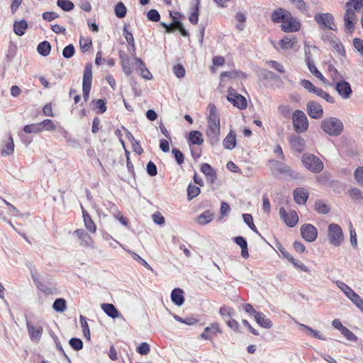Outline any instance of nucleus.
I'll list each match as a JSON object with an SVG mask.
<instances>
[{
	"instance_id": "f257e3e1",
	"label": "nucleus",
	"mask_w": 363,
	"mask_h": 363,
	"mask_svg": "<svg viewBox=\"0 0 363 363\" xmlns=\"http://www.w3.org/2000/svg\"><path fill=\"white\" fill-rule=\"evenodd\" d=\"M209 115L208 117V125L206 131V136L212 146L217 145L220 140V118L216 113V106L213 104L208 106Z\"/></svg>"
},
{
	"instance_id": "f03ea898",
	"label": "nucleus",
	"mask_w": 363,
	"mask_h": 363,
	"mask_svg": "<svg viewBox=\"0 0 363 363\" xmlns=\"http://www.w3.org/2000/svg\"><path fill=\"white\" fill-rule=\"evenodd\" d=\"M320 128L330 136H339L343 131L344 125L339 118L329 117L322 121Z\"/></svg>"
},
{
	"instance_id": "7ed1b4c3",
	"label": "nucleus",
	"mask_w": 363,
	"mask_h": 363,
	"mask_svg": "<svg viewBox=\"0 0 363 363\" xmlns=\"http://www.w3.org/2000/svg\"><path fill=\"white\" fill-rule=\"evenodd\" d=\"M301 162L305 168L313 173H319L323 169V162L313 154H303Z\"/></svg>"
},
{
	"instance_id": "20e7f679",
	"label": "nucleus",
	"mask_w": 363,
	"mask_h": 363,
	"mask_svg": "<svg viewBox=\"0 0 363 363\" xmlns=\"http://www.w3.org/2000/svg\"><path fill=\"white\" fill-rule=\"evenodd\" d=\"M293 126L298 133L306 132L308 128V121L306 115L303 111L296 110L292 116Z\"/></svg>"
},
{
	"instance_id": "39448f33",
	"label": "nucleus",
	"mask_w": 363,
	"mask_h": 363,
	"mask_svg": "<svg viewBox=\"0 0 363 363\" xmlns=\"http://www.w3.org/2000/svg\"><path fill=\"white\" fill-rule=\"evenodd\" d=\"M270 167L274 174H281L291 179L299 178L298 173L292 170L289 166L281 162L272 160L270 161Z\"/></svg>"
},
{
	"instance_id": "423d86ee",
	"label": "nucleus",
	"mask_w": 363,
	"mask_h": 363,
	"mask_svg": "<svg viewBox=\"0 0 363 363\" xmlns=\"http://www.w3.org/2000/svg\"><path fill=\"white\" fill-rule=\"evenodd\" d=\"M328 238L330 242L335 247L340 246L344 241L343 232L341 227L336 223L328 225Z\"/></svg>"
},
{
	"instance_id": "0eeeda50",
	"label": "nucleus",
	"mask_w": 363,
	"mask_h": 363,
	"mask_svg": "<svg viewBox=\"0 0 363 363\" xmlns=\"http://www.w3.org/2000/svg\"><path fill=\"white\" fill-rule=\"evenodd\" d=\"M92 83V65L88 63L85 65L83 73L82 92L85 101L89 100V92Z\"/></svg>"
},
{
	"instance_id": "6e6552de",
	"label": "nucleus",
	"mask_w": 363,
	"mask_h": 363,
	"mask_svg": "<svg viewBox=\"0 0 363 363\" xmlns=\"http://www.w3.org/2000/svg\"><path fill=\"white\" fill-rule=\"evenodd\" d=\"M314 20L322 28H328L336 30V26L334 23V18L329 13H318L314 16Z\"/></svg>"
},
{
	"instance_id": "1a4fd4ad",
	"label": "nucleus",
	"mask_w": 363,
	"mask_h": 363,
	"mask_svg": "<svg viewBox=\"0 0 363 363\" xmlns=\"http://www.w3.org/2000/svg\"><path fill=\"white\" fill-rule=\"evenodd\" d=\"M222 329L216 322L211 323L206 326L203 333L198 337L199 339L212 341L218 334L222 333Z\"/></svg>"
},
{
	"instance_id": "9d476101",
	"label": "nucleus",
	"mask_w": 363,
	"mask_h": 363,
	"mask_svg": "<svg viewBox=\"0 0 363 363\" xmlns=\"http://www.w3.org/2000/svg\"><path fill=\"white\" fill-rule=\"evenodd\" d=\"M26 323L30 340L38 343L43 332V327L41 325H33L30 319H26Z\"/></svg>"
},
{
	"instance_id": "9b49d317",
	"label": "nucleus",
	"mask_w": 363,
	"mask_h": 363,
	"mask_svg": "<svg viewBox=\"0 0 363 363\" xmlns=\"http://www.w3.org/2000/svg\"><path fill=\"white\" fill-rule=\"evenodd\" d=\"M332 325L338 330L347 340L351 342L357 341L358 337L350 330L344 326L340 321V319H334L332 322Z\"/></svg>"
},
{
	"instance_id": "f8f14e48",
	"label": "nucleus",
	"mask_w": 363,
	"mask_h": 363,
	"mask_svg": "<svg viewBox=\"0 0 363 363\" xmlns=\"http://www.w3.org/2000/svg\"><path fill=\"white\" fill-rule=\"evenodd\" d=\"M279 216L285 224L291 228L295 226L298 220V217L296 211H293L290 213H287L284 207L279 208Z\"/></svg>"
},
{
	"instance_id": "ddd939ff",
	"label": "nucleus",
	"mask_w": 363,
	"mask_h": 363,
	"mask_svg": "<svg viewBox=\"0 0 363 363\" xmlns=\"http://www.w3.org/2000/svg\"><path fill=\"white\" fill-rule=\"evenodd\" d=\"M303 238L308 242L314 241L318 236V230L312 224H304L301 228Z\"/></svg>"
},
{
	"instance_id": "4468645a",
	"label": "nucleus",
	"mask_w": 363,
	"mask_h": 363,
	"mask_svg": "<svg viewBox=\"0 0 363 363\" xmlns=\"http://www.w3.org/2000/svg\"><path fill=\"white\" fill-rule=\"evenodd\" d=\"M281 30L286 33H292L299 30L301 28V23L292 17L291 14L287 17L283 23L281 25Z\"/></svg>"
},
{
	"instance_id": "2eb2a0df",
	"label": "nucleus",
	"mask_w": 363,
	"mask_h": 363,
	"mask_svg": "<svg viewBox=\"0 0 363 363\" xmlns=\"http://www.w3.org/2000/svg\"><path fill=\"white\" fill-rule=\"evenodd\" d=\"M307 113L312 118H320L323 115V109L320 104L314 101L307 103Z\"/></svg>"
},
{
	"instance_id": "dca6fc26",
	"label": "nucleus",
	"mask_w": 363,
	"mask_h": 363,
	"mask_svg": "<svg viewBox=\"0 0 363 363\" xmlns=\"http://www.w3.org/2000/svg\"><path fill=\"white\" fill-rule=\"evenodd\" d=\"M335 90L344 99H349L352 93L350 83L345 80H341L336 83Z\"/></svg>"
},
{
	"instance_id": "f3484780",
	"label": "nucleus",
	"mask_w": 363,
	"mask_h": 363,
	"mask_svg": "<svg viewBox=\"0 0 363 363\" xmlns=\"http://www.w3.org/2000/svg\"><path fill=\"white\" fill-rule=\"evenodd\" d=\"M306 62L309 71L317 78L320 79L325 82V77L323 76L321 72L315 66L313 61L312 60V55L310 51H305Z\"/></svg>"
},
{
	"instance_id": "a211bd4d",
	"label": "nucleus",
	"mask_w": 363,
	"mask_h": 363,
	"mask_svg": "<svg viewBox=\"0 0 363 363\" xmlns=\"http://www.w3.org/2000/svg\"><path fill=\"white\" fill-rule=\"evenodd\" d=\"M291 147L296 152L301 153L305 147V140L299 135H291L289 138Z\"/></svg>"
},
{
	"instance_id": "6ab92c4d",
	"label": "nucleus",
	"mask_w": 363,
	"mask_h": 363,
	"mask_svg": "<svg viewBox=\"0 0 363 363\" xmlns=\"http://www.w3.org/2000/svg\"><path fill=\"white\" fill-rule=\"evenodd\" d=\"M290 12L279 8L272 13L271 19L274 23H282L290 16Z\"/></svg>"
},
{
	"instance_id": "aec40b11",
	"label": "nucleus",
	"mask_w": 363,
	"mask_h": 363,
	"mask_svg": "<svg viewBox=\"0 0 363 363\" xmlns=\"http://www.w3.org/2000/svg\"><path fill=\"white\" fill-rule=\"evenodd\" d=\"M261 73L264 79L274 82L277 87H281L282 86L283 82L281 77L274 72L264 69L262 70Z\"/></svg>"
},
{
	"instance_id": "412c9836",
	"label": "nucleus",
	"mask_w": 363,
	"mask_h": 363,
	"mask_svg": "<svg viewBox=\"0 0 363 363\" xmlns=\"http://www.w3.org/2000/svg\"><path fill=\"white\" fill-rule=\"evenodd\" d=\"M81 208L82 211L83 220L84 223V225L87 230L90 233H94L96 230V226L94 222L92 220L89 213L84 209L82 205H81Z\"/></svg>"
},
{
	"instance_id": "4be33fe9",
	"label": "nucleus",
	"mask_w": 363,
	"mask_h": 363,
	"mask_svg": "<svg viewBox=\"0 0 363 363\" xmlns=\"http://www.w3.org/2000/svg\"><path fill=\"white\" fill-rule=\"evenodd\" d=\"M294 199L298 204H305L308 197V193L303 188H296L294 190Z\"/></svg>"
},
{
	"instance_id": "5701e85b",
	"label": "nucleus",
	"mask_w": 363,
	"mask_h": 363,
	"mask_svg": "<svg viewBox=\"0 0 363 363\" xmlns=\"http://www.w3.org/2000/svg\"><path fill=\"white\" fill-rule=\"evenodd\" d=\"M355 16V13L352 9H347L346 12L344 15L345 26L346 29L351 33L354 30V23L352 22L353 18Z\"/></svg>"
},
{
	"instance_id": "b1692460",
	"label": "nucleus",
	"mask_w": 363,
	"mask_h": 363,
	"mask_svg": "<svg viewBox=\"0 0 363 363\" xmlns=\"http://www.w3.org/2000/svg\"><path fill=\"white\" fill-rule=\"evenodd\" d=\"M172 301L177 306H180L184 303V291L179 288L174 289L171 293Z\"/></svg>"
},
{
	"instance_id": "393cba45",
	"label": "nucleus",
	"mask_w": 363,
	"mask_h": 363,
	"mask_svg": "<svg viewBox=\"0 0 363 363\" xmlns=\"http://www.w3.org/2000/svg\"><path fill=\"white\" fill-rule=\"evenodd\" d=\"M203 138L202 133L199 130H192L189 135L188 143L189 145L203 144Z\"/></svg>"
},
{
	"instance_id": "a878e982",
	"label": "nucleus",
	"mask_w": 363,
	"mask_h": 363,
	"mask_svg": "<svg viewBox=\"0 0 363 363\" xmlns=\"http://www.w3.org/2000/svg\"><path fill=\"white\" fill-rule=\"evenodd\" d=\"M235 242L241 248V255L244 258L249 257L247 242L245 238L242 236H237L234 238Z\"/></svg>"
},
{
	"instance_id": "bb28decb",
	"label": "nucleus",
	"mask_w": 363,
	"mask_h": 363,
	"mask_svg": "<svg viewBox=\"0 0 363 363\" xmlns=\"http://www.w3.org/2000/svg\"><path fill=\"white\" fill-rule=\"evenodd\" d=\"M223 146L225 149L233 150L236 145V135L232 130L229 132L223 140Z\"/></svg>"
},
{
	"instance_id": "cd10ccee",
	"label": "nucleus",
	"mask_w": 363,
	"mask_h": 363,
	"mask_svg": "<svg viewBox=\"0 0 363 363\" xmlns=\"http://www.w3.org/2000/svg\"><path fill=\"white\" fill-rule=\"evenodd\" d=\"M28 27V23L25 20L15 21L13 23V31L17 35L22 36L25 34Z\"/></svg>"
},
{
	"instance_id": "c85d7f7f",
	"label": "nucleus",
	"mask_w": 363,
	"mask_h": 363,
	"mask_svg": "<svg viewBox=\"0 0 363 363\" xmlns=\"http://www.w3.org/2000/svg\"><path fill=\"white\" fill-rule=\"evenodd\" d=\"M74 234L76 235L79 239H80L82 242H84V244L86 246L91 245L93 242L91 236L84 229H77L74 232Z\"/></svg>"
},
{
	"instance_id": "c756f323",
	"label": "nucleus",
	"mask_w": 363,
	"mask_h": 363,
	"mask_svg": "<svg viewBox=\"0 0 363 363\" xmlns=\"http://www.w3.org/2000/svg\"><path fill=\"white\" fill-rule=\"evenodd\" d=\"M119 57L121 61V65L123 67V72L125 73V74L129 75L132 72V69L129 65L128 61V57L127 54L123 51L119 52Z\"/></svg>"
},
{
	"instance_id": "7c9ffc66",
	"label": "nucleus",
	"mask_w": 363,
	"mask_h": 363,
	"mask_svg": "<svg viewBox=\"0 0 363 363\" xmlns=\"http://www.w3.org/2000/svg\"><path fill=\"white\" fill-rule=\"evenodd\" d=\"M101 309L110 318H117L118 311L112 303L101 304Z\"/></svg>"
},
{
	"instance_id": "2f4dec72",
	"label": "nucleus",
	"mask_w": 363,
	"mask_h": 363,
	"mask_svg": "<svg viewBox=\"0 0 363 363\" xmlns=\"http://www.w3.org/2000/svg\"><path fill=\"white\" fill-rule=\"evenodd\" d=\"M337 286L338 288L344 292V294L347 296L348 298L352 300V298H355L357 294L355 293L349 286H347L343 281H337Z\"/></svg>"
},
{
	"instance_id": "473e14b6",
	"label": "nucleus",
	"mask_w": 363,
	"mask_h": 363,
	"mask_svg": "<svg viewBox=\"0 0 363 363\" xmlns=\"http://www.w3.org/2000/svg\"><path fill=\"white\" fill-rule=\"evenodd\" d=\"M37 51L40 55L47 57L51 51L50 43L47 40L40 43L37 47Z\"/></svg>"
},
{
	"instance_id": "72a5a7b5",
	"label": "nucleus",
	"mask_w": 363,
	"mask_h": 363,
	"mask_svg": "<svg viewBox=\"0 0 363 363\" xmlns=\"http://www.w3.org/2000/svg\"><path fill=\"white\" fill-rule=\"evenodd\" d=\"M49 334L53 339V340L55 343L57 350L63 355V357L67 360V362L69 363H71V360H70L69 357H68V355L66 354L65 351L64 350L57 336L55 334V333L52 330H50L49 331Z\"/></svg>"
},
{
	"instance_id": "f704fd0d",
	"label": "nucleus",
	"mask_w": 363,
	"mask_h": 363,
	"mask_svg": "<svg viewBox=\"0 0 363 363\" xmlns=\"http://www.w3.org/2000/svg\"><path fill=\"white\" fill-rule=\"evenodd\" d=\"M14 143L13 138L11 135H9L7 141L5 143L3 148L1 149V153L2 155H9L13 152Z\"/></svg>"
},
{
	"instance_id": "c9c22d12",
	"label": "nucleus",
	"mask_w": 363,
	"mask_h": 363,
	"mask_svg": "<svg viewBox=\"0 0 363 363\" xmlns=\"http://www.w3.org/2000/svg\"><path fill=\"white\" fill-rule=\"evenodd\" d=\"M169 16L172 19V23L175 25V28L177 29L182 35L184 37H188L189 35V32L184 27L183 23L179 20H177V18L172 15V13L169 11Z\"/></svg>"
},
{
	"instance_id": "e433bc0d",
	"label": "nucleus",
	"mask_w": 363,
	"mask_h": 363,
	"mask_svg": "<svg viewBox=\"0 0 363 363\" xmlns=\"http://www.w3.org/2000/svg\"><path fill=\"white\" fill-rule=\"evenodd\" d=\"M300 327L306 330L307 335H311L318 340H326V337L323 335H320L318 330L313 329L312 328L304 324H300Z\"/></svg>"
},
{
	"instance_id": "4c0bfd02",
	"label": "nucleus",
	"mask_w": 363,
	"mask_h": 363,
	"mask_svg": "<svg viewBox=\"0 0 363 363\" xmlns=\"http://www.w3.org/2000/svg\"><path fill=\"white\" fill-rule=\"evenodd\" d=\"M243 310L250 316L254 318H265L266 315L261 312H257L250 303H245L242 305Z\"/></svg>"
},
{
	"instance_id": "58836bf2",
	"label": "nucleus",
	"mask_w": 363,
	"mask_h": 363,
	"mask_svg": "<svg viewBox=\"0 0 363 363\" xmlns=\"http://www.w3.org/2000/svg\"><path fill=\"white\" fill-rule=\"evenodd\" d=\"M213 219V213L210 211H205L198 218L197 221L199 224L206 225Z\"/></svg>"
},
{
	"instance_id": "ea45409f",
	"label": "nucleus",
	"mask_w": 363,
	"mask_h": 363,
	"mask_svg": "<svg viewBox=\"0 0 363 363\" xmlns=\"http://www.w3.org/2000/svg\"><path fill=\"white\" fill-rule=\"evenodd\" d=\"M315 209L318 213L327 214L330 212V207L323 201L318 200L315 203Z\"/></svg>"
},
{
	"instance_id": "a19ab883",
	"label": "nucleus",
	"mask_w": 363,
	"mask_h": 363,
	"mask_svg": "<svg viewBox=\"0 0 363 363\" xmlns=\"http://www.w3.org/2000/svg\"><path fill=\"white\" fill-rule=\"evenodd\" d=\"M69 345L74 351H80L83 349L84 342L82 339L79 337H71L69 340Z\"/></svg>"
},
{
	"instance_id": "79ce46f5",
	"label": "nucleus",
	"mask_w": 363,
	"mask_h": 363,
	"mask_svg": "<svg viewBox=\"0 0 363 363\" xmlns=\"http://www.w3.org/2000/svg\"><path fill=\"white\" fill-rule=\"evenodd\" d=\"M315 95H317L318 96L325 99L326 101H328V103H330V104H333L335 103V99L334 97H333L332 96H330L328 92L323 91L322 89L320 88H316L315 89H314V92H313Z\"/></svg>"
},
{
	"instance_id": "37998d69",
	"label": "nucleus",
	"mask_w": 363,
	"mask_h": 363,
	"mask_svg": "<svg viewBox=\"0 0 363 363\" xmlns=\"http://www.w3.org/2000/svg\"><path fill=\"white\" fill-rule=\"evenodd\" d=\"M114 12L118 18H123L127 13V9L123 2H118L115 6Z\"/></svg>"
},
{
	"instance_id": "c03bdc74",
	"label": "nucleus",
	"mask_w": 363,
	"mask_h": 363,
	"mask_svg": "<svg viewBox=\"0 0 363 363\" xmlns=\"http://www.w3.org/2000/svg\"><path fill=\"white\" fill-rule=\"evenodd\" d=\"M56 4L64 11H70L74 8V4L69 0H57Z\"/></svg>"
},
{
	"instance_id": "a18cd8bd",
	"label": "nucleus",
	"mask_w": 363,
	"mask_h": 363,
	"mask_svg": "<svg viewBox=\"0 0 363 363\" xmlns=\"http://www.w3.org/2000/svg\"><path fill=\"white\" fill-rule=\"evenodd\" d=\"M232 104L234 106H236L241 110L246 108L247 105L246 99L241 94L235 96V99L233 100Z\"/></svg>"
},
{
	"instance_id": "49530a36",
	"label": "nucleus",
	"mask_w": 363,
	"mask_h": 363,
	"mask_svg": "<svg viewBox=\"0 0 363 363\" xmlns=\"http://www.w3.org/2000/svg\"><path fill=\"white\" fill-rule=\"evenodd\" d=\"M279 44L283 50L291 49L294 45V38L290 36H286L284 38L279 40Z\"/></svg>"
},
{
	"instance_id": "de8ad7c7",
	"label": "nucleus",
	"mask_w": 363,
	"mask_h": 363,
	"mask_svg": "<svg viewBox=\"0 0 363 363\" xmlns=\"http://www.w3.org/2000/svg\"><path fill=\"white\" fill-rule=\"evenodd\" d=\"M24 133H39L41 132L40 123L26 125L23 127Z\"/></svg>"
},
{
	"instance_id": "09e8293b",
	"label": "nucleus",
	"mask_w": 363,
	"mask_h": 363,
	"mask_svg": "<svg viewBox=\"0 0 363 363\" xmlns=\"http://www.w3.org/2000/svg\"><path fill=\"white\" fill-rule=\"evenodd\" d=\"M123 35L124 38H125L127 43L128 45L133 48V50L135 49V42H134V38L131 32L128 30V26L126 25L124 26L123 30Z\"/></svg>"
},
{
	"instance_id": "8fccbe9b",
	"label": "nucleus",
	"mask_w": 363,
	"mask_h": 363,
	"mask_svg": "<svg viewBox=\"0 0 363 363\" xmlns=\"http://www.w3.org/2000/svg\"><path fill=\"white\" fill-rule=\"evenodd\" d=\"M52 308L55 311L63 312L66 309V301L64 298H57L52 305Z\"/></svg>"
},
{
	"instance_id": "3c124183",
	"label": "nucleus",
	"mask_w": 363,
	"mask_h": 363,
	"mask_svg": "<svg viewBox=\"0 0 363 363\" xmlns=\"http://www.w3.org/2000/svg\"><path fill=\"white\" fill-rule=\"evenodd\" d=\"M80 320V325L82 328V333L84 335V337L87 341L91 340V335H90V330L89 326L88 325V323L86 321L87 319H79Z\"/></svg>"
},
{
	"instance_id": "603ef678",
	"label": "nucleus",
	"mask_w": 363,
	"mask_h": 363,
	"mask_svg": "<svg viewBox=\"0 0 363 363\" xmlns=\"http://www.w3.org/2000/svg\"><path fill=\"white\" fill-rule=\"evenodd\" d=\"M200 192L201 190L198 186L190 184L187 188L188 199L191 200L194 197L197 196Z\"/></svg>"
},
{
	"instance_id": "864d4df0",
	"label": "nucleus",
	"mask_w": 363,
	"mask_h": 363,
	"mask_svg": "<svg viewBox=\"0 0 363 363\" xmlns=\"http://www.w3.org/2000/svg\"><path fill=\"white\" fill-rule=\"evenodd\" d=\"M79 46L82 52H86L92 46V40L89 38H80Z\"/></svg>"
},
{
	"instance_id": "5fc2aeb1",
	"label": "nucleus",
	"mask_w": 363,
	"mask_h": 363,
	"mask_svg": "<svg viewBox=\"0 0 363 363\" xmlns=\"http://www.w3.org/2000/svg\"><path fill=\"white\" fill-rule=\"evenodd\" d=\"M242 218L244 222L248 225V227L255 232L256 233H259L255 225L253 223V218L251 214L244 213L242 214Z\"/></svg>"
},
{
	"instance_id": "6e6d98bb",
	"label": "nucleus",
	"mask_w": 363,
	"mask_h": 363,
	"mask_svg": "<svg viewBox=\"0 0 363 363\" xmlns=\"http://www.w3.org/2000/svg\"><path fill=\"white\" fill-rule=\"evenodd\" d=\"M129 253L131 255L133 259L135 261H137L138 263L142 264L143 267H145L146 269L153 271V269L152 267L144 259H143L139 255H138L135 252L129 251Z\"/></svg>"
},
{
	"instance_id": "4d7b16f0",
	"label": "nucleus",
	"mask_w": 363,
	"mask_h": 363,
	"mask_svg": "<svg viewBox=\"0 0 363 363\" xmlns=\"http://www.w3.org/2000/svg\"><path fill=\"white\" fill-rule=\"evenodd\" d=\"M41 127V131L43 130H54L56 129V125L54 122L50 119H45L43 121L40 123Z\"/></svg>"
},
{
	"instance_id": "13d9d810",
	"label": "nucleus",
	"mask_w": 363,
	"mask_h": 363,
	"mask_svg": "<svg viewBox=\"0 0 363 363\" xmlns=\"http://www.w3.org/2000/svg\"><path fill=\"white\" fill-rule=\"evenodd\" d=\"M150 351V345L147 342H141L137 347L136 352L141 355H146Z\"/></svg>"
},
{
	"instance_id": "bf43d9fd",
	"label": "nucleus",
	"mask_w": 363,
	"mask_h": 363,
	"mask_svg": "<svg viewBox=\"0 0 363 363\" xmlns=\"http://www.w3.org/2000/svg\"><path fill=\"white\" fill-rule=\"evenodd\" d=\"M75 49L72 44L67 45L62 50V55L66 59H69L74 56Z\"/></svg>"
},
{
	"instance_id": "052dcab7",
	"label": "nucleus",
	"mask_w": 363,
	"mask_h": 363,
	"mask_svg": "<svg viewBox=\"0 0 363 363\" xmlns=\"http://www.w3.org/2000/svg\"><path fill=\"white\" fill-rule=\"evenodd\" d=\"M201 172L206 175L208 176L213 175V173L216 172V170L208 163H203L201 165Z\"/></svg>"
},
{
	"instance_id": "680f3d73",
	"label": "nucleus",
	"mask_w": 363,
	"mask_h": 363,
	"mask_svg": "<svg viewBox=\"0 0 363 363\" xmlns=\"http://www.w3.org/2000/svg\"><path fill=\"white\" fill-rule=\"evenodd\" d=\"M173 72L178 78H183L185 76V69L181 64H177L173 67Z\"/></svg>"
},
{
	"instance_id": "e2e57ef3",
	"label": "nucleus",
	"mask_w": 363,
	"mask_h": 363,
	"mask_svg": "<svg viewBox=\"0 0 363 363\" xmlns=\"http://www.w3.org/2000/svg\"><path fill=\"white\" fill-rule=\"evenodd\" d=\"M147 17L152 22H158L160 20V14L156 9H150L147 13Z\"/></svg>"
},
{
	"instance_id": "0e129e2a",
	"label": "nucleus",
	"mask_w": 363,
	"mask_h": 363,
	"mask_svg": "<svg viewBox=\"0 0 363 363\" xmlns=\"http://www.w3.org/2000/svg\"><path fill=\"white\" fill-rule=\"evenodd\" d=\"M293 5H294L299 11L306 12L308 7L303 0H289Z\"/></svg>"
},
{
	"instance_id": "69168bd1",
	"label": "nucleus",
	"mask_w": 363,
	"mask_h": 363,
	"mask_svg": "<svg viewBox=\"0 0 363 363\" xmlns=\"http://www.w3.org/2000/svg\"><path fill=\"white\" fill-rule=\"evenodd\" d=\"M172 153L178 164H182L184 160V156L183 153L177 148H173Z\"/></svg>"
},
{
	"instance_id": "338daca9",
	"label": "nucleus",
	"mask_w": 363,
	"mask_h": 363,
	"mask_svg": "<svg viewBox=\"0 0 363 363\" xmlns=\"http://www.w3.org/2000/svg\"><path fill=\"white\" fill-rule=\"evenodd\" d=\"M354 176L357 183L363 186V167H357L354 172Z\"/></svg>"
},
{
	"instance_id": "774afa93",
	"label": "nucleus",
	"mask_w": 363,
	"mask_h": 363,
	"mask_svg": "<svg viewBox=\"0 0 363 363\" xmlns=\"http://www.w3.org/2000/svg\"><path fill=\"white\" fill-rule=\"evenodd\" d=\"M353 45L359 53L363 56V40L360 38H354L353 40Z\"/></svg>"
}]
</instances>
